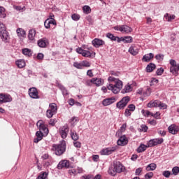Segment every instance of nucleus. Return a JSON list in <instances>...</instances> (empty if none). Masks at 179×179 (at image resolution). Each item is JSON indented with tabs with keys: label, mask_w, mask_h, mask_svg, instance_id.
I'll return each mask as SVG.
<instances>
[{
	"label": "nucleus",
	"mask_w": 179,
	"mask_h": 179,
	"mask_svg": "<svg viewBox=\"0 0 179 179\" xmlns=\"http://www.w3.org/2000/svg\"><path fill=\"white\" fill-rule=\"evenodd\" d=\"M92 64L87 60H83L82 62H74L73 66L76 69H83V68H90Z\"/></svg>",
	"instance_id": "obj_5"
},
{
	"label": "nucleus",
	"mask_w": 179,
	"mask_h": 179,
	"mask_svg": "<svg viewBox=\"0 0 179 179\" xmlns=\"http://www.w3.org/2000/svg\"><path fill=\"white\" fill-rule=\"evenodd\" d=\"M37 59L39 61H43L44 59V54L43 53H38L36 56Z\"/></svg>",
	"instance_id": "obj_54"
},
{
	"label": "nucleus",
	"mask_w": 179,
	"mask_h": 179,
	"mask_svg": "<svg viewBox=\"0 0 179 179\" xmlns=\"http://www.w3.org/2000/svg\"><path fill=\"white\" fill-rule=\"evenodd\" d=\"M92 44L95 48H100V47H103L106 44V42L103 39L95 38L92 41Z\"/></svg>",
	"instance_id": "obj_13"
},
{
	"label": "nucleus",
	"mask_w": 179,
	"mask_h": 179,
	"mask_svg": "<svg viewBox=\"0 0 179 179\" xmlns=\"http://www.w3.org/2000/svg\"><path fill=\"white\" fill-rule=\"evenodd\" d=\"M29 96L31 97V99H34L35 100H37L40 99V96H38V91L37 90V88L36 87H31L28 90Z\"/></svg>",
	"instance_id": "obj_10"
},
{
	"label": "nucleus",
	"mask_w": 179,
	"mask_h": 179,
	"mask_svg": "<svg viewBox=\"0 0 179 179\" xmlns=\"http://www.w3.org/2000/svg\"><path fill=\"white\" fill-rule=\"evenodd\" d=\"M109 84L107 85L108 90H111L114 94H118L122 89L123 83L118 78L109 76L108 78Z\"/></svg>",
	"instance_id": "obj_1"
},
{
	"label": "nucleus",
	"mask_w": 179,
	"mask_h": 179,
	"mask_svg": "<svg viewBox=\"0 0 179 179\" xmlns=\"http://www.w3.org/2000/svg\"><path fill=\"white\" fill-rule=\"evenodd\" d=\"M179 71V64L177 66H173L170 67V72L173 73V75L177 76Z\"/></svg>",
	"instance_id": "obj_31"
},
{
	"label": "nucleus",
	"mask_w": 179,
	"mask_h": 179,
	"mask_svg": "<svg viewBox=\"0 0 179 179\" xmlns=\"http://www.w3.org/2000/svg\"><path fill=\"white\" fill-rule=\"evenodd\" d=\"M164 19L166 22H172L176 19V15L166 13L164 15Z\"/></svg>",
	"instance_id": "obj_29"
},
{
	"label": "nucleus",
	"mask_w": 179,
	"mask_h": 179,
	"mask_svg": "<svg viewBox=\"0 0 179 179\" xmlns=\"http://www.w3.org/2000/svg\"><path fill=\"white\" fill-rule=\"evenodd\" d=\"M148 147V145H145V144H141L138 148H137V152L138 153H142L143 152H145Z\"/></svg>",
	"instance_id": "obj_32"
},
{
	"label": "nucleus",
	"mask_w": 179,
	"mask_h": 179,
	"mask_svg": "<svg viewBox=\"0 0 179 179\" xmlns=\"http://www.w3.org/2000/svg\"><path fill=\"white\" fill-rule=\"evenodd\" d=\"M113 103H115V98L111 97V98L105 99L102 101L103 106H110V104H113Z\"/></svg>",
	"instance_id": "obj_20"
},
{
	"label": "nucleus",
	"mask_w": 179,
	"mask_h": 179,
	"mask_svg": "<svg viewBox=\"0 0 179 179\" xmlns=\"http://www.w3.org/2000/svg\"><path fill=\"white\" fill-rule=\"evenodd\" d=\"M22 52L24 55H27V57H31V50L29 48L22 49Z\"/></svg>",
	"instance_id": "obj_40"
},
{
	"label": "nucleus",
	"mask_w": 179,
	"mask_h": 179,
	"mask_svg": "<svg viewBox=\"0 0 179 179\" xmlns=\"http://www.w3.org/2000/svg\"><path fill=\"white\" fill-rule=\"evenodd\" d=\"M64 160L60 161L59 164H57V169L58 170H62L64 169Z\"/></svg>",
	"instance_id": "obj_53"
},
{
	"label": "nucleus",
	"mask_w": 179,
	"mask_h": 179,
	"mask_svg": "<svg viewBox=\"0 0 179 179\" xmlns=\"http://www.w3.org/2000/svg\"><path fill=\"white\" fill-rule=\"evenodd\" d=\"M94 176L92 175H84L81 177V179H93Z\"/></svg>",
	"instance_id": "obj_56"
},
{
	"label": "nucleus",
	"mask_w": 179,
	"mask_h": 179,
	"mask_svg": "<svg viewBox=\"0 0 179 179\" xmlns=\"http://www.w3.org/2000/svg\"><path fill=\"white\" fill-rule=\"evenodd\" d=\"M55 113L51 111L50 110L48 109L46 111V116L48 118H52V117L55 115Z\"/></svg>",
	"instance_id": "obj_48"
},
{
	"label": "nucleus",
	"mask_w": 179,
	"mask_h": 179,
	"mask_svg": "<svg viewBox=\"0 0 179 179\" xmlns=\"http://www.w3.org/2000/svg\"><path fill=\"white\" fill-rule=\"evenodd\" d=\"M73 145L75 146V148H80V146H82V144L80 143V142L76 141L73 142Z\"/></svg>",
	"instance_id": "obj_64"
},
{
	"label": "nucleus",
	"mask_w": 179,
	"mask_h": 179,
	"mask_svg": "<svg viewBox=\"0 0 179 179\" xmlns=\"http://www.w3.org/2000/svg\"><path fill=\"white\" fill-rule=\"evenodd\" d=\"M129 102V96L123 97L119 102L117 103L116 107L119 110H122L124 107H127V104Z\"/></svg>",
	"instance_id": "obj_9"
},
{
	"label": "nucleus",
	"mask_w": 179,
	"mask_h": 179,
	"mask_svg": "<svg viewBox=\"0 0 179 179\" xmlns=\"http://www.w3.org/2000/svg\"><path fill=\"white\" fill-rule=\"evenodd\" d=\"M117 149V146L109 147V148L102 149L100 153L102 156L108 155H111V153H113V152H115Z\"/></svg>",
	"instance_id": "obj_12"
},
{
	"label": "nucleus",
	"mask_w": 179,
	"mask_h": 179,
	"mask_svg": "<svg viewBox=\"0 0 179 179\" xmlns=\"http://www.w3.org/2000/svg\"><path fill=\"white\" fill-rule=\"evenodd\" d=\"M122 40L123 43H131L133 41L132 36H129L123 37Z\"/></svg>",
	"instance_id": "obj_39"
},
{
	"label": "nucleus",
	"mask_w": 179,
	"mask_h": 179,
	"mask_svg": "<svg viewBox=\"0 0 179 179\" xmlns=\"http://www.w3.org/2000/svg\"><path fill=\"white\" fill-rule=\"evenodd\" d=\"M69 133V127H68V125L61 127L59 129V134H60V136L61 138H62V139L66 138V136H68Z\"/></svg>",
	"instance_id": "obj_11"
},
{
	"label": "nucleus",
	"mask_w": 179,
	"mask_h": 179,
	"mask_svg": "<svg viewBox=\"0 0 179 179\" xmlns=\"http://www.w3.org/2000/svg\"><path fill=\"white\" fill-rule=\"evenodd\" d=\"M158 108H159V110H166L167 104H166L164 103H162V101H159Z\"/></svg>",
	"instance_id": "obj_45"
},
{
	"label": "nucleus",
	"mask_w": 179,
	"mask_h": 179,
	"mask_svg": "<svg viewBox=\"0 0 179 179\" xmlns=\"http://www.w3.org/2000/svg\"><path fill=\"white\" fill-rule=\"evenodd\" d=\"M117 143L118 146H125V145H128V138H127V136H125V135L122 136L117 140Z\"/></svg>",
	"instance_id": "obj_16"
},
{
	"label": "nucleus",
	"mask_w": 179,
	"mask_h": 179,
	"mask_svg": "<svg viewBox=\"0 0 179 179\" xmlns=\"http://www.w3.org/2000/svg\"><path fill=\"white\" fill-rule=\"evenodd\" d=\"M34 37H36V30L30 29L28 34L29 40H31V41H33V40H34Z\"/></svg>",
	"instance_id": "obj_34"
},
{
	"label": "nucleus",
	"mask_w": 179,
	"mask_h": 179,
	"mask_svg": "<svg viewBox=\"0 0 179 179\" xmlns=\"http://www.w3.org/2000/svg\"><path fill=\"white\" fill-rule=\"evenodd\" d=\"M51 150L55 152L57 156H61L65 153L66 150V143L65 140L61 141L60 144H53Z\"/></svg>",
	"instance_id": "obj_3"
},
{
	"label": "nucleus",
	"mask_w": 179,
	"mask_h": 179,
	"mask_svg": "<svg viewBox=\"0 0 179 179\" xmlns=\"http://www.w3.org/2000/svg\"><path fill=\"white\" fill-rule=\"evenodd\" d=\"M13 9H15V10H17L18 12H23V11L26 10L25 6L22 7V6L14 5L13 6Z\"/></svg>",
	"instance_id": "obj_41"
},
{
	"label": "nucleus",
	"mask_w": 179,
	"mask_h": 179,
	"mask_svg": "<svg viewBox=\"0 0 179 179\" xmlns=\"http://www.w3.org/2000/svg\"><path fill=\"white\" fill-rule=\"evenodd\" d=\"M0 17L5 19L6 17V13H5V8L0 6Z\"/></svg>",
	"instance_id": "obj_42"
},
{
	"label": "nucleus",
	"mask_w": 179,
	"mask_h": 179,
	"mask_svg": "<svg viewBox=\"0 0 179 179\" xmlns=\"http://www.w3.org/2000/svg\"><path fill=\"white\" fill-rule=\"evenodd\" d=\"M36 138H34V142L38 143L40 141L43 139V136H45V135H44V133L41 132V131H38L36 132Z\"/></svg>",
	"instance_id": "obj_18"
},
{
	"label": "nucleus",
	"mask_w": 179,
	"mask_h": 179,
	"mask_svg": "<svg viewBox=\"0 0 179 179\" xmlns=\"http://www.w3.org/2000/svg\"><path fill=\"white\" fill-rule=\"evenodd\" d=\"M36 127L38 128L39 131L44 134L45 136H47L49 133L48 128L45 126V124L43 120H38L36 123Z\"/></svg>",
	"instance_id": "obj_6"
},
{
	"label": "nucleus",
	"mask_w": 179,
	"mask_h": 179,
	"mask_svg": "<svg viewBox=\"0 0 179 179\" xmlns=\"http://www.w3.org/2000/svg\"><path fill=\"white\" fill-rule=\"evenodd\" d=\"M83 10L84 13H85L86 15H89V13L92 12V8H90V6H84L83 8Z\"/></svg>",
	"instance_id": "obj_43"
},
{
	"label": "nucleus",
	"mask_w": 179,
	"mask_h": 179,
	"mask_svg": "<svg viewBox=\"0 0 179 179\" xmlns=\"http://www.w3.org/2000/svg\"><path fill=\"white\" fill-rule=\"evenodd\" d=\"M50 24H53V25L57 24V22H55V20H54V19H52V20L47 19V20H45L44 26H45V29H50Z\"/></svg>",
	"instance_id": "obj_21"
},
{
	"label": "nucleus",
	"mask_w": 179,
	"mask_h": 179,
	"mask_svg": "<svg viewBox=\"0 0 179 179\" xmlns=\"http://www.w3.org/2000/svg\"><path fill=\"white\" fill-rule=\"evenodd\" d=\"M93 85H95L96 86H101L104 83V80L101 78H93Z\"/></svg>",
	"instance_id": "obj_25"
},
{
	"label": "nucleus",
	"mask_w": 179,
	"mask_h": 179,
	"mask_svg": "<svg viewBox=\"0 0 179 179\" xmlns=\"http://www.w3.org/2000/svg\"><path fill=\"white\" fill-rule=\"evenodd\" d=\"M164 142V139L163 138H153L148 141L147 145L148 147L153 148V146H157V145H162Z\"/></svg>",
	"instance_id": "obj_8"
},
{
	"label": "nucleus",
	"mask_w": 179,
	"mask_h": 179,
	"mask_svg": "<svg viewBox=\"0 0 179 179\" xmlns=\"http://www.w3.org/2000/svg\"><path fill=\"white\" fill-rule=\"evenodd\" d=\"M106 37L111 40V41H115L116 36H114V34L111 33H107L106 34Z\"/></svg>",
	"instance_id": "obj_47"
},
{
	"label": "nucleus",
	"mask_w": 179,
	"mask_h": 179,
	"mask_svg": "<svg viewBox=\"0 0 179 179\" xmlns=\"http://www.w3.org/2000/svg\"><path fill=\"white\" fill-rule=\"evenodd\" d=\"M49 110L52 111V113H55L57 114V112L58 111V109L57 108V103H52L49 104Z\"/></svg>",
	"instance_id": "obj_33"
},
{
	"label": "nucleus",
	"mask_w": 179,
	"mask_h": 179,
	"mask_svg": "<svg viewBox=\"0 0 179 179\" xmlns=\"http://www.w3.org/2000/svg\"><path fill=\"white\" fill-rule=\"evenodd\" d=\"M157 167V165H156V164L151 163L146 166L145 170L146 171H155Z\"/></svg>",
	"instance_id": "obj_30"
},
{
	"label": "nucleus",
	"mask_w": 179,
	"mask_h": 179,
	"mask_svg": "<svg viewBox=\"0 0 179 179\" xmlns=\"http://www.w3.org/2000/svg\"><path fill=\"white\" fill-rule=\"evenodd\" d=\"M57 87L62 92L63 96H68V90H66V88L64 85H62V84L58 83Z\"/></svg>",
	"instance_id": "obj_26"
},
{
	"label": "nucleus",
	"mask_w": 179,
	"mask_h": 179,
	"mask_svg": "<svg viewBox=\"0 0 179 179\" xmlns=\"http://www.w3.org/2000/svg\"><path fill=\"white\" fill-rule=\"evenodd\" d=\"M127 129V124H123L119 131H117V134H122L125 129Z\"/></svg>",
	"instance_id": "obj_50"
},
{
	"label": "nucleus",
	"mask_w": 179,
	"mask_h": 179,
	"mask_svg": "<svg viewBox=\"0 0 179 179\" xmlns=\"http://www.w3.org/2000/svg\"><path fill=\"white\" fill-rule=\"evenodd\" d=\"M135 108H136V107H135V105H134V104H130L128 106V110H129L131 112L135 111Z\"/></svg>",
	"instance_id": "obj_58"
},
{
	"label": "nucleus",
	"mask_w": 179,
	"mask_h": 179,
	"mask_svg": "<svg viewBox=\"0 0 179 179\" xmlns=\"http://www.w3.org/2000/svg\"><path fill=\"white\" fill-rule=\"evenodd\" d=\"M37 44L40 48H45V47H47V45L49 44L48 39H47V38L39 39Z\"/></svg>",
	"instance_id": "obj_17"
},
{
	"label": "nucleus",
	"mask_w": 179,
	"mask_h": 179,
	"mask_svg": "<svg viewBox=\"0 0 179 179\" xmlns=\"http://www.w3.org/2000/svg\"><path fill=\"white\" fill-rule=\"evenodd\" d=\"M129 52L134 56L138 55V54L139 53V49H138V48H136V46H131L129 48Z\"/></svg>",
	"instance_id": "obj_22"
},
{
	"label": "nucleus",
	"mask_w": 179,
	"mask_h": 179,
	"mask_svg": "<svg viewBox=\"0 0 179 179\" xmlns=\"http://www.w3.org/2000/svg\"><path fill=\"white\" fill-rule=\"evenodd\" d=\"M160 103V100H155V101H150L148 103V107H149V108H152V107H159V104Z\"/></svg>",
	"instance_id": "obj_23"
},
{
	"label": "nucleus",
	"mask_w": 179,
	"mask_h": 179,
	"mask_svg": "<svg viewBox=\"0 0 179 179\" xmlns=\"http://www.w3.org/2000/svg\"><path fill=\"white\" fill-rule=\"evenodd\" d=\"M141 173H142V168H138L137 169H136V176H141Z\"/></svg>",
	"instance_id": "obj_61"
},
{
	"label": "nucleus",
	"mask_w": 179,
	"mask_h": 179,
	"mask_svg": "<svg viewBox=\"0 0 179 179\" xmlns=\"http://www.w3.org/2000/svg\"><path fill=\"white\" fill-rule=\"evenodd\" d=\"M76 51L78 54H80L83 57L85 58H90L92 57V52L89 50H85L82 48H78L76 49Z\"/></svg>",
	"instance_id": "obj_14"
},
{
	"label": "nucleus",
	"mask_w": 179,
	"mask_h": 179,
	"mask_svg": "<svg viewBox=\"0 0 179 179\" xmlns=\"http://www.w3.org/2000/svg\"><path fill=\"white\" fill-rule=\"evenodd\" d=\"M141 131H142L143 132H147V131H148V126H146V125H145V124H142V125L141 126Z\"/></svg>",
	"instance_id": "obj_62"
},
{
	"label": "nucleus",
	"mask_w": 179,
	"mask_h": 179,
	"mask_svg": "<svg viewBox=\"0 0 179 179\" xmlns=\"http://www.w3.org/2000/svg\"><path fill=\"white\" fill-rule=\"evenodd\" d=\"M172 174L173 176H178V174H179V166H174L172 169Z\"/></svg>",
	"instance_id": "obj_46"
},
{
	"label": "nucleus",
	"mask_w": 179,
	"mask_h": 179,
	"mask_svg": "<svg viewBox=\"0 0 179 179\" xmlns=\"http://www.w3.org/2000/svg\"><path fill=\"white\" fill-rule=\"evenodd\" d=\"M131 31H132V28H131V27H129L128 25H126V24L122 25L121 33H126V34H128Z\"/></svg>",
	"instance_id": "obj_24"
},
{
	"label": "nucleus",
	"mask_w": 179,
	"mask_h": 179,
	"mask_svg": "<svg viewBox=\"0 0 179 179\" xmlns=\"http://www.w3.org/2000/svg\"><path fill=\"white\" fill-rule=\"evenodd\" d=\"M155 58V55L153 53H148L145 55L143 58V62H150V59H153Z\"/></svg>",
	"instance_id": "obj_19"
},
{
	"label": "nucleus",
	"mask_w": 179,
	"mask_h": 179,
	"mask_svg": "<svg viewBox=\"0 0 179 179\" xmlns=\"http://www.w3.org/2000/svg\"><path fill=\"white\" fill-rule=\"evenodd\" d=\"M157 134H159V135H160V136H164L166 133V131H164V130H158Z\"/></svg>",
	"instance_id": "obj_60"
},
{
	"label": "nucleus",
	"mask_w": 179,
	"mask_h": 179,
	"mask_svg": "<svg viewBox=\"0 0 179 179\" xmlns=\"http://www.w3.org/2000/svg\"><path fill=\"white\" fill-rule=\"evenodd\" d=\"M110 74L113 75V76H120L121 73H120V71H110Z\"/></svg>",
	"instance_id": "obj_57"
},
{
	"label": "nucleus",
	"mask_w": 179,
	"mask_h": 179,
	"mask_svg": "<svg viewBox=\"0 0 179 179\" xmlns=\"http://www.w3.org/2000/svg\"><path fill=\"white\" fill-rule=\"evenodd\" d=\"M13 99L12 96L8 94H0V104H3L6 103H12Z\"/></svg>",
	"instance_id": "obj_7"
},
{
	"label": "nucleus",
	"mask_w": 179,
	"mask_h": 179,
	"mask_svg": "<svg viewBox=\"0 0 179 179\" xmlns=\"http://www.w3.org/2000/svg\"><path fill=\"white\" fill-rule=\"evenodd\" d=\"M17 34L18 37H24L26 36V31L22 28H18L17 29Z\"/></svg>",
	"instance_id": "obj_37"
},
{
	"label": "nucleus",
	"mask_w": 179,
	"mask_h": 179,
	"mask_svg": "<svg viewBox=\"0 0 179 179\" xmlns=\"http://www.w3.org/2000/svg\"><path fill=\"white\" fill-rule=\"evenodd\" d=\"M70 135L71 137V139H73V141H78V139H79V134H78V133H76V131H70Z\"/></svg>",
	"instance_id": "obj_35"
},
{
	"label": "nucleus",
	"mask_w": 179,
	"mask_h": 179,
	"mask_svg": "<svg viewBox=\"0 0 179 179\" xmlns=\"http://www.w3.org/2000/svg\"><path fill=\"white\" fill-rule=\"evenodd\" d=\"M129 92H132V87L131 85H126L124 89L122 90V93H129Z\"/></svg>",
	"instance_id": "obj_38"
},
{
	"label": "nucleus",
	"mask_w": 179,
	"mask_h": 179,
	"mask_svg": "<svg viewBox=\"0 0 179 179\" xmlns=\"http://www.w3.org/2000/svg\"><path fill=\"white\" fill-rule=\"evenodd\" d=\"M0 36L4 43H9V34L3 24H0Z\"/></svg>",
	"instance_id": "obj_4"
},
{
	"label": "nucleus",
	"mask_w": 179,
	"mask_h": 179,
	"mask_svg": "<svg viewBox=\"0 0 179 179\" xmlns=\"http://www.w3.org/2000/svg\"><path fill=\"white\" fill-rule=\"evenodd\" d=\"M155 69H156V64L153 63H150L149 64L147 65L145 68L146 72H148V73L153 72Z\"/></svg>",
	"instance_id": "obj_28"
},
{
	"label": "nucleus",
	"mask_w": 179,
	"mask_h": 179,
	"mask_svg": "<svg viewBox=\"0 0 179 179\" xmlns=\"http://www.w3.org/2000/svg\"><path fill=\"white\" fill-rule=\"evenodd\" d=\"M69 174H70L71 176H76V174H78V171H76V169L69 170Z\"/></svg>",
	"instance_id": "obj_55"
},
{
	"label": "nucleus",
	"mask_w": 179,
	"mask_h": 179,
	"mask_svg": "<svg viewBox=\"0 0 179 179\" xmlns=\"http://www.w3.org/2000/svg\"><path fill=\"white\" fill-rule=\"evenodd\" d=\"M71 18L75 21V22H78V20H79V19H80V15H79V14H73L71 15Z\"/></svg>",
	"instance_id": "obj_52"
},
{
	"label": "nucleus",
	"mask_w": 179,
	"mask_h": 179,
	"mask_svg": "<svg viewBox=\"0 0 179 179\" xmlns=\"http://www.w3.org/2000/svg\"><path fill=\"white\" fill-rule=\"evenodd\" d=\"M164 72V69L161 67L157 70L156 73L157 76H162Z\"/></svg>",
	"instance_id": "obj_51"
},
{
	"label": "nucleus",
	"mask_w": 179,
	"mask_h": 179,
	"mask_svg": "<svg viewBox=\"0 0 179 179\" xmlns=\"http://www.w3.org/2000/svg\"><path fill=\"white\" fill-rule=\"evenodd\" d=\"M64 166L65 169H73V165H72V162H69V160L64 159L63 160Z\"/></svg>",
	"instance_id": "obj_36"
},
{
	"label": "nucleus",
	"mask_w": 179,
	"mask_h": 179,
	"mask_svg": "<svg viewBox=\"0 0 179 179\" xmlns=\"http://www.w3.org/2000/svg\"><path fill=\"white\" fill-rule=\"evenodd\" d=\"M125 170V166L120 161H114L113 165L109 166L108 173L112 177L117 176V173H122Z\"/></svg>",
	"instance_id": "obj_2"
},
{
	"label": "nucleus",
	"mask_w": 179,
	"mask_h": 179,
	"mask_svg": "<svg viewBox=\"0 0 179 179\" xmlns=\"http://www.w3.org/2000/svg\"><path fill=\"white\" fill-rule=\"evenodd\" d=\"M131 110L127 108L124 112L125 117H131Z\"/></svg>",
	"instance_id": "obj_59"
},
{
	"label": "nucleus",
	"mask_w": 179,
	"mask_h": 179,
	"mask_svg": "<svg viewBox=\"0 0 179 179\" xmlns=\"http://www.w3.org/2000/svg\"><path fill=\"white\" fill-rule=\"evenodd\" d=\"M148 124H150V125H156L157 124V122L156 121V120H148Z\"/></svg>",
	"instance_id": "obj_63"
},
{
	"label": "nucleus",
	"mask_w": 179,
	"mask_h": 179,
	"mask_svg": "<svg viewBox=\"0 0 179 179\" xmlns=\"http://www.w3.org/2000/svg\"><path fill=\"white\" fill-rule=\"evenodd\" d=\"M168 131L169 134H171L172 135H177L179 131V127L176 124H171L168 127Z\"/></svg>",
	"instance_id": "obj_15"
},
{
	"label": "nucleus",
	"mask_w": 179,
	"mask_h": 179,
	"mask_svg": "<svg viewBox=\"0 0 179 179\" xmlns=\"http://www.w3.org/2000/svg\"><path fill=\"white\" fill-rule=\"evenodd\" d=\"M162 176L165 177V178H170V176H173V174L170 171H164L162 172Z\"/></svg>",
	"instance_id": "obj_44"
},
{
	"label": "nucleus",
	"mask_w": 179,
	"mask_h": 179,
	"mask_svg": "<svg viewBox=\"0 0 179 179\" xmlns=\"http://www.w3.org/2000/svg\"><path fill=\"white\" fill-rule=\"evenodd\" d=\"M155 59H157V61H163V59H164V55L157 54L155 55Z\"/></svg>",
	"instance_id": "obj_49"
},
{
	"label": "nucleus",
	"mask_w": 179,
	"mask_h": 179,
	"mask_svg": "<svg viewBox=\"0 0 179 179\" xmlns=\"http://www.w3.org/2000/svg\"><path fill=\"white\" fill-rule=\"evenodd\" d=\"M15 64L17 65V66H18V68L22 69V68H24V66H26V62L24 61V59H18L15 61Z\"/></svg>",
	"instance_id": "obj_27"
}]
</instances>
